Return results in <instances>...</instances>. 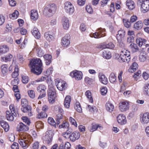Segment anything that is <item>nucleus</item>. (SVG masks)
Listing matches in <instances>:
<instances>
[{"instance_id": "nucleus-1", "label": "nucleus", "mask_w": 149, "mask_h": 149, "mask_svg": "<svg viewBox=\"0 0 149 149\" xmlns=\"http://www.w3.org/2000/svg\"><path fill=\"white\" fill-rule=\"evenodd\" d=\"M29 65L32 72L37 75L41 74L42 70V63L40 58L33 59L30 61Z\"/></svg>"}, {"instance_id": "nucleus-2", "label": "nucleus", "mask_w": 149, "mask_h": 149, "mask_svg": "<svg viewBox=\"0 0 149 149\" xmlns=\"http://www.w3.org/2000/svg\"><path fill=\"white\" fill-rule=\"evenodd\" d=\"M57 9L56 6L54 3L47 5L43 10L44 14L48 17L53 16L56 12Z\"/></svg>"}, {"instance_id": "nucleus-3", "label": "nucleus", "mask_w": 149, "mask_h": 149, "mask_svg": "<svg viewBox=\"0 0 149 149\" xmlns=\"http://www.w3.org/2000/svg\"><path fill=\"white\" fill-rule=\"evenodd\" d=\"M32 141L30 136H23L18 140V142L23 149H26L29 146V144Z\"/></svg>"}, {"instance_id": "nucleus-4", "label": "nucleus", "mask_w": 149, "mask_h": 149, "mask_svg": "<svg viewBox=\"0 0 149 149\" xmlns=\"http://www.w3.org/2000/svg\"><path fill=\"white\" fill-rule=\"evenodd\" d=\"M48 101L50 104H53L55 101L56 97L55 90L53 87H49L48 91Z\"/></svg>"}, {"instance_id": "nucleus-5", "label": "nucleus", "mask_w": 149, "mask_h": 149, "mask_svg": "<svg viewBox=\"0 0 149 149\" xmlns=\"http://www.w3.org/2000/svg\"><path fill=\"white\" fill-rule=\"evenodd\" d=\"M137 3L141 6V10L143 13H145L149 10V0H138Z\"/></svg>"}, {"instance_id": "nucleus-6", "label": "nucleus", "mask_w": 149, "mask_h": 149, "mask_svg": "<svg viewBox=\"0 0 149 149\" xmlns=\"http://www.w3.org/2000/svg\"><path fill=\"white\" fill-rule=\"evenodd\" d=\"M54 135L53 130H48L46 132L45 136L43 138V139L46 143L49 144L52 141Z\"/></svg>"}, {"instance_id": "nucleus-7", "label": "nucleus", "mask_w": 149, "mask_h": 149, "mask_svg": "<svg viewBox=\"0 0 149 149\" xmlns=\"http://www.w3.org/2000/svg\"><path fill=\"white\" fill-rule=\"evenodd\" d=\"M64 8L65 12L70 15L72 14L74 12V7L69 1H67L65 3Z\"/></svg>"}, {"instance_id": "nucleus-8", "label": "nucleus", "mask_w": 149, "mask_h": 149, "mask_svg": "<svg viewBox=\"0 0 149 149\" xmlns=\"http://www.w3.org/2000/svg\"><path fill=\"white\" fill-rule=\"evenodd\" d=\"M97 31H99L98 32L90 34V36L96 38H99L105 36V30L104 29H102L100 28L97 29Z\"/></svg>"}, {"instance_id": "nucleus-9", "label": "nucleus", "mask_w": 149, "mask_h": 149, "mask_svg": "<svg viewBox=\"0 0 149 149\" xmlns=\"http://www.w3.org/2000/svg\"><path fill=\"white\" fill-rule=\"evenodd\" d=\"M55 84L57 88L60 91H63L66 88V83L65 81L58 79H55Z\"/></svg>"}, {"instance_id": "nucleus-10", "label": "nucleus", "mask_w": 149, "mask_h": 149, "mask_svg": "<svg viewBox=\"0 0 149 149\" xmlns=\"http://www.w3.org/2000/svg\"><path fill=\"white\" fill-rule=\"evenodd\" d=\"M70 75L72 77L74 78L77 80H80L82 78V72L81 71L77 70L71 72Z\"/></svg>"}, {"instance_id": "nucleus-11", "label": "nucleus", "mask_w": 149, "mask_h": 149, "mask_svg": "<svg viewBox=\"0 0 149 149\" xmlns=\"http://www.w3.org/2000/svg\"><path fill=\"white\" fill-rule=\"evenodd\" d=\"M129 107V102L127 101H121L119 103V108L122 112L128 110Z\"/></svg>"}, {"instance_id": "nucleus-12", "label": "nucleus", "mask_w": 149, "mask_h": 149, "mask_svg": "<svg viewBox=\"0 0 149 149\" xmlns=\"http://www.w3.org/2000/svg\"><path fill=\"white\" fill-rule=\"evenodd\" d=\"M140 120L142 124L145 125L149 123V113L146 112L140 116Z\"/></svg>"}, {"instance_id": "nucleus-13", "label": "nucleus", "mask_w": 149, "mask_h": 149, "mask_svg": "<svg viewBox=\"0 0 149 149\" xmlns=\"http://www.w3.org/2000/svg\"><path fill=\"white\" fill-rule=\"evenodd\" d=\"M80 135L79 133L77 132H74L69 136H65L66 138H69L70 140L73 142L74 141L78 139L80 137Z\"/></svg>"}, {"instance_id": "nucleus-14", "label": "nucleus", "mask_w": 149, "mask_h": 149, "mask_svg": "<svg viewBox=\"0 0 149 149\" xmlns=\"http://www.w3.org/2000/svg\"><path fill=\"white\" fill-rule=\"evenodd\" d=\"M125 34V31L122 29H120L118 31V34L116 35V38L118 42H120L124 39Z\"/></svg>"}, {"instance_id": "nucleus-15", "label": "nucleus", "mask_w": 149, "mask_h": 149, "mask_svg": "<svg viewBox=\"0 0 149 149\" xmlns=\"http://www.w3.org/2000/svg\"><path fill=\"white\" fill-rule=\"evenodd\" d=\"M70 37L69 34H66L61 40V42L64 47H67L70 43Z\"/></svg>"}, {"instance_id": "nucleus-16", "label": "nucleus", "mask_w": 149, "mask_h": 149, "mask_svg": "<svg viewBox=\"0 0 149 149\" xmlns=\"http://www.w3.org/2000/svg\"><path fill=\"white\" fill-rule=\"evenodd\" d=\"M117 119L118 123L121 125L125 124L127 122L126 117L123 114L119 115L117 116Z\"/></svg>"}, {"instance_id": "nucleus-17", "label": "nucleus", "mask_w": 149, "mask_h": 149, "mask_svg": "<svg viewBox=\"0 0 149 149\" xmlns=\"http://www.w3.org/2000/svg\"><path fill=\"white\" fill-rule=\"evenodd\" d=\"M17 131L19 132H25L28 130L29 127L22 123H20L17 126Z\"/></svg>"}, {"instance_id": "nucleus-18", "label": "nucleus", "mask_w": 149, "mask_h": 149, "mask_svg": "<svg viewBox=\"0 0 149 149\" xmlns=\"http://www.w3.org/2000/svg\"><path fill=\"white\" fill-rule=\"evenodd\" d=\"M31 108L29 105L26 106H22L21 108V110L24 113H28V115L29 116H31L33 115L31 112Z\"/></svg>"}, {"instance_id": "nucleus-19", "label": "nucleus", "mask_w": 149, "mask_h": 149, "mask_svg": "<svg viewBox=\"0 0 149 149\" xmlns=\"http://www.w3.org/2000/svg\"><path fill=\"white\" fill-rule=\"evenodd\" d=\"M127 56L125 55L124 54H120V56H119V58L118 59L120 62H124L128 63L130 61L131 57L130 56H129V57H127Z\"/></svg>"}, {"instance_id": "nucleus-20", "label": "nucleus", "mask_w": 149, "mask_h": 149, "mask_svg": "<svg viewBox=\"0 0 149 149\" xmlns=\"http://www.w3.org/2000/svg\"><path fill=\"white\" fill-rule=\"evenodd\" d=\"M124 26L126 28H129L132 23L135 22L136 19H123Z\"/></svg>"}, {"instance_id": "nucleus-21", "label": "nucleus", "mask_w": 149, "mask_h": 149, "mask_svg": "<svg viewBox=\"0 0 149 149\" xmlns=\"http://www.w3.org/2000/svg\"><path fill=\"white\" fill-rule=\"evenodd\" d=\"M136 42L138 44L139 47H141L142 46H144L147 42V40L144 38H139L136 40Z\"/></svg>"}, {"instance_id": "nucleus-22", "label": "nucleus", "mask_w": 149, "mask_h": 149, "mask_svg": "<svg viewBox=\"0 0 149 149\" xmlns=\"http://www.w3.org/2000/svg\"><path fill=\"white\" fill-rule=\"evenodd\" d=\"M43 57L46 65H49L52 62L51 55L49 54H45L44 55Z\"/></svg>"}, {"instance_id": "nucleus-23", "label": "nucleus", "mask_w": 149, "mask_h": 149, "mask_svg": "<svg viewBox=\"0 0 149 149\" xmlns=\"http://www.w3.org/2000/svg\"><path fill=\"white\" fill-rule=\"evenodd\" d=\"M105 107L107 111L110 112L113 111L114 109L113 105L110 102L106 103Z\"/></svg>"}, {"instance_id": "nucleus-24", "label": "nucleus", "mask_w": 149, "mask_h": 149, "mask_svg": "<svg viewBox=\"0 0 149 149\" xmlns=\"http://www.w3.org/2000/svg\"><path fill=\"white\" fill-rule=\"evenodd\" d=\"M31 32L35 37L37 39H39L40 37V33L39 32L38 29L36 27H34Z\"/></svg>"}, {"instance_id": "nucleus-25", "label": "nucleus", "mask_w": 149, "mask_h": 149, "mask_svg": "<svg viewBox=\"0 0 149 149\" xmlns=\"http://www.w3.org/2000/svg\"><path fill=\"white\" fill-rule=\"evenodd\" d=\"M8 67L7 65H3L1 67L2 74L3 77L6 76L7 74Z\"/></svg>"}, {"instance_id": "nucleus-26", "label": "nucleus", "mask_w": 149, "mask_h": 149, "mask_svg": "<svg viewBox=\"0 0 149 149\" xmlns=\"http://www.w3.org/2000/svg\"><path fill=\"white\" fill-rule=\"evenodd\" d=\"M13 55L10 54L5 55L4 57H1V60L2 61L7 62L11 61V59L13 58Z\"/></svg>"}, {"instance_id": "nucleus-27", "label": "nucleus", "mask_w": 149, "mask_h": 149, "mask_svg": "<svg viewBox=\"0 0 149 149\" xmlns=\"http://www.w3.org/2000/svg\"><path fill=\"white\" fill-rule=\"evenodd\" d=\"M114 47V44L112 42H110L106 45H100L99 47V48L103 49L106 48L112 49Z\"/></svg>"}, {"instance_id": "nucleus-28", "label": "nucleus", "mask_w": 149, "mask_h": 149, "mask_svg": "<svg viewBox=\"0 0 149 149\" xmlns=\"http://www.w3.org/2000/svg\"><path fill=\"white\" fill-rule=\"evenodd\" d=\"M0 124L5 132H7L9 130V126L7 122L3 120H1L0 121Z\"/></svg>"}, {"instance_id": "nucleus-29", "label": "nucleus", "mask_w": 149, "mask_h": 149, "mask_svg": "<svg viewBox=\"0 0 149 149\" xmlns=\"http://www.w3.org/2000/svg\"><path fill=\"white\" fill-rule=\"evenodd\" d=\"M63 27L65 30H68L70 26V22L68 19H62Z\"/></svg>"}, {"instance_id": "nucleus-30", "label": "nucleus", "mask_w": 149, "mask_h": 149, "mask_svg": "<svg viewBox=\"0 0 149 149\" xmlns=\"http://www.w3.org/2000/svg\"><path fill=\"white\" fill-rule=\"evenodd\" d=\"M9 51V48L6 45H4L0 47V55L5 54Z\"/></svg>"}, {"instance_id": "nucleus-31", "label": "nucleus", "mask_w": 149, "mask_h": 149, "mask_svg": "<svg viewBox=\"0 0 149 149\" xmlns=\"http://www.w3.org/2000/svg\"><path fill=\"white\" fill-rule=\"evenodd\" d=\"M99 78L100 81L103 84H107L108 80L105 76L101 74L99 75Z\"/></svg>"}, {"instance_id": "nucleus-32", "label": "nucleus", "mask_w": 149, "mask_h": 149, "mask_svg": "<svg viewBox=\"0 0 149 149\" xmlns=\"http://www.w3.org/2000/svg\"><path fill=\"white\" fill-rule=\"evenodd\" d=\"M71 101L70 97V96H67L65 99L64 103V106L66 108H68Z\"/></svg>"}, {"instance_id": "nucleus-33", "label": "nucleus", "mask_w": 149, "mask_h": 149, "mask_svg": "<svg viewBox=\"0 0 149 149\" xmlns=\"http://www.w3.org/2000/svg\"><path fill=\"white\" fill-rule=\"evenodd\" d=\"M31 19H38V14L37 10H32L31 12Z\"/></svg>"}, {"instance_id": "nucleus-34", "label": "nucleus", "mask_w": 149, "mask_h": 149, "mask_svg": "<svg viewBox=\"0 0 149 149\" xmlns=\"http://www.w3.org/2000/svg\"><path fill=\"white\" fill-rule=\"evenodd\" d=\"M126 5L130 10H132L135 7L134 2L131 0H127V1Z\"/></svg>"}, {"instance_id": "nucleus-35", "label": "nucleus", "mask_w": 149, "mask_h": 149, "mask_svg": "<svg viewBox=\"0 0 149 149\" xmlns=\"http://www.w3.org/2000/svg\"><path fill=\"white\" fill-rule=\"evenodd\" d=\"M143 26V23L141 21H139L137 22L134 25V27L137 30L141 29Z\"/></svg>"}, {"instance_id": "nucleus-36", "label": "nucleus", "mask_w": 149, "mask_h": 149, "mask_svg": "<svg viewBox=\"0 0 149 149\" xmlns=\"http://www.w3.org/2000/svg\"><path fill=\"white\" fill-rule=\"evenodd\" d=\"M50 32H47L45 34V37L46 39L50 41L54 38V36L50 34Z\"/></svg>"}, {"instance_id": "nucleus-37", "label": "nucleus", "mask_w": 149, "mask_h": 149, "mask_svg": "<svg viewBox=\"0 0 149 149\" xmlns=\"http://www.w3.org/2000/svg\"><path fill=\"white\" fill-rule=\"evenodd\" d=\"M129 48L134 52H137L138 50V47L137 46V45L134 43H131L130 45Z\"/></svg>"}, {"instance_id": "nucleus-38", "label": "nucleus", "mask_w": 149, "mask_h": 149, "mask_svg": "<svg viewBox=\"0 0 149 149\" xmlns=\"http://www.w3.org/2000/svg\"><path fill=\"white\" fill-rule=\"evenodd\" d=\"M37 89L38 92H43L44 93L46 89V87L45 85L41 84L37 87Z\"/></svg>"}, {"instance_id": "nucleus-39", "label": "nucleus", "mask_w": 149, "mask_h": 149, "mask_svg": "<svg viewBox=\"0 0 149 149\" xmlns=\"http://www.w3.org/2000/svg\"><path fill=\"white\" fill-rule=\"evenodd\" d=\"M138 67V65L137 63L136 62H134L132 63L130 69H129V71L131 72H133L136 70Z\"/></svg>"}, {"instance_id": "nucleus-40", "label": "nucleus", "mask_w": 149, "mask_h": 149, "mask_svg": "<svg viewBox=\"0 0 149 149\" xmlns=\"http://www.w3.org/2000/svg\"><path fill=\"white\" fill-rule=\"evenodd\" d=\"M47 122L51 126H53L55 128H56V123L55 122L53 118L50 117H49L47 119Z\"/></svg>"}, {"instance_id": "nucleus-41", "label": "nucleus", "mask_w": 149, "mask_h": 149, "mask_svg": "<svg viewBox=\"0 0 149 149\" xmlns=\"http://www.w3.org/2000/svg\"><path fill=\"white\" fill-rule=\"evenodd\" d=\"M103 57L106 59H109L111 57V54L110 52L104 50L102 54Z\"/></svg>"}, {"instance_id": "nucleus-42", "label": "nucleus", "mask_w": 149, "mask_h": 149, "mask_svg": "<svg viewBox=\"0 0 149 149\" xmlns=\"http://www.w3.org/2000/svg\"><path fill=\"white\" fill-rule=\"evenodd\" d=\"M144 93L149 96V83L145 84L143 87Z\"/></svg>"}, {"instance_id": "nucleus-43", "label": "nucleus", "mask_w": 149, "mask_h": 149, "mask_svg": "<svg viewBox=\"0 0 149 149\" xmlns=\"http://www.w3.org/2000/svg\"><path fill=\"white\" fill-rule=\"evenodd\" d=\"M63 115L61 113H58L56 117V124L57 126L59 125L60 123V120L62 119Z\"/></svg>"}, {"instance_id": "nucleus-44", "label": "nucleus", "mask_w": 149, "mask_h": 149, "mask_svg": "<svg viewBox=\"0 0 149 149\" xmlns=\"http://www.w3.org/2000/svg\"><path fill=\"white\" fill-rule=\"evenodd\" d=\"M74 108L79 113H81L82 112V109L80 104L78 102H76L75 105L74 106Z\"/></svg>"}, {"instance_id": "nucleus-45", "label": "nucleus", "mask_w": 149, "mask_h": 149, "mask_svg": "<svg viewBox=\"0 0 149 149\" xmlns=\"http://www.w3.org/2000/svg\"><path fill=\"white\" fill-rule=\"evenodd\" d=\"M85 95L89 99V101L91 103L93 102V100L91 95V93L89 91H86L85 93Z\"/></svg>"}, {"instance_id": "nucleus-46", "label": "nucleus", "mask_w": 149, "mask_h": 149, "mask_svg": "<svg viewBox=\"0 0 149 149\" xmlns=\"http://www.w3.org/2000/svg\"><path fill=\"white\" fill-rule=\"evenodd\" d=\"M109 79L110 81L112 83H114L116 80V77L115 76L114 74L113 73L111 74Z\"/></svg>"}, {"instance_id": "nucleus-47", "label": "nucleus", "mask_w": 149, "mask_h": 149, "mask_svg": "<svg viewBox=\"0 0 149 149\" xmlns=\"http://www.w3.org/2000/svg\"><path fill=\"white\" fill-rule=\"evenodd\" d=\"M13 114H11L10 111H6V118L8 120L12 121L14 119V117L13 116Z\"/></svg>"}, {"instance_id": "nucleus-48", "label": "nucleus", "mask_w": 149, "mask_h": 149, "mask_svg": "<svg viewBox=\"0 0 149 149\" xmlns=\"http://www.w3.org/2000/svg\"><path fill=\"white\" fill-rule=\"evenodd\" d=\"M58 127L60 129L62 128L63 129H68L69 124L68 122H65L63 123L61 125H59Z\"/></svg>"}, {"instance_id": "nucleus-49", "label": "nucleus", "mask_w": 149, "mask_h": 149, "mask_svg": "<svg viewBox=\"0 0 149 149\" xmlns=\"http://www.w3.org/2000/svg\"><path fill=\"white\" fill-rule=\"evenodd\" d=\"M146 56L145 53H141L139 56V59L140 61L143 62L146 59Z\"/></svg>"}, {"instance_id": "nucleus-50", "label": "nucleus", "mask_w": 149, "mask_h": 149, "mask_svg": "<svg viewBox=\"0 0 149 149\" xmlns=\"http://www.w3.org/2000/svg\"><path fill=\"white\" fill-rule=\"evenodd\" d=\"M88 107L86 108L90 112L92 113L96 111V107L93 106H91L90 105H88Z\"/></svg>"}, {"instance_id": "nucleus-51", "label": "nucleus", "mask_w": 149, "mask_h": 149, "mask_svg": "<svg viewBox=\"0 0 149 149\" xmlns=\"http://www.w3.org/2000/svg\"><path fill=\"white\" fill-rule=\"evenodd\" d=\"M92 126L90 128V129H89L90 131L91 132H93L95 130H96L97 128L100 127L97 124H94L93 123L92 124Z\"/></svg>"}, {"instance_id": "nucleus-52", "label": "nucleus", "mask_w": 149, "mask_h": 149, "mask_svg": "<svg viewBox=\"0 0 149 149\" xmlns=\"http://www.w3.org/2000/svg\"><path fill=\"white\" fill-rule=\"evenodd\" d=\"M18 12L17 10H15L13 14L9 15V17L10 18L14 17L17 19L18 17Z\"/></svg>"}, {"instance_id": "nucleus-53", "label": "nucleus", "mask_w": 149, "mask_h": 149, "mask_svg": "<svg viewBox=\"0 0 149 149\" xmlns=\"http://www.w3.org/2000/svg\"><path fill=\"white\" fill-rule=\"evenodd\" d=\"M65 132H64L63 134V136L65 138V136H69V135L71 134V133L72 132V130L71 129H68Z\"/></svg>"}, {"instance_id": "nucleus-54", "label": "nucleus", "mask_w": 149, "mask_h": 149, "mask_svg": "<svg viewBox=\"0 0 149 149\" xmlns=\"http://www.w3.org/2000/svg\"><path fill=\"white\" fill-rule=\"evenodd\" d=\"M29 96L31 98L33 99L35 97V92L33 90H29L28 91Z\"/></svg>"}, {"instance_id": "nucleus-55", "label": "nucleus", "mask_w": 149, "mask_h": 149, "mask_svg": "<svg viewBox=\"0 0 149 149\" xmlns=\"http://www.w3.org/2000/svg\"><path fill=\"white\" fill-rule=\"evenodd\" d=\"M122 54H124V55L127 56L128 58L129 57V56H130V52L125 49L121 50L120 52V55Z\"/></svg>"}, {"instance_id": "nucleus-56", "label": "nucleus", "mask_w": 149, "mask_h": 149, "mask_svg": "<svg viewBox=\"0 0 149 149\" xmlns=\"http://www.w3.org/2000/svg\"><path fill=\"white\" fill-rule=\"evenodd\" d=\"M47 115L46 113L45 112H41L38 115V118H43L47 117Z\"/></svg>"}, {"instance_id": "nucleus-57", "label": "nucleus", "mask_w": 149, "mask_h": 149, "mask_svg": "<svg viewBox=\"0 0 149 149\" xmlns=\"http://www.w3.org/2000/svg\"><path fill=\"white\" fill-rule=\"evenodd\" d=\"M36 50L37 52V54L39 57H42L44 54V52L40 49L36 48Z\"/></svg>"}, {"instance_id": "nucleus-58", "label": "nucleus", "mask_w": 149, "mask_h": 149, "mask_svg": "<svg viewBox=\"0 0 149 149\" xmlns=\"http://www.w3.org/2000/svg\"><path fill=\"white\" fill-rule=\"evenodd\" d=\"M48 77V76H47L46 74L44 76H42L41 78H39L36 81L38 82H40L44 81L47 79Z\"/></svg>"}, {"instance_id": "nucleus-59", "label": "nucleus", "mask_w": 149, "mask_h": 149, "mask_svg": "<svg viewBox=\"0 0 149 149\" xmlns=\"http://www.w3.org/2000/svg\"><path fill=\"white\" fill-rule=\"evenodd\" d=\"M22 119L23 121L26 123V124L29 125L31 122L30 121L29 119L26 117H22Z\"/></svg>"}, {"instance_id": "nucleus-60", "label": "nucleus", "mask_w": 149, "mask_h": 149, "mask_svg": "<svg viewBox=\"0 0 149 149\" xmlns=\"http://www.w3.org/2000/svg\"><path fill=\"white\" fill-rule=\"evenodd\" d=\"M22 82L24 84L27 83L29 81V77L26 76H23L22 77Z\"/></svg>"}, {"instance_id": "nucleus-61", "label": "nucleus", "mask_w": 149, "mask_h": 149, "mask_svg": "<svg viewBox=\"0 0 149 149\" xmlns=\"http://www.w3.org/2000/svg\"><path fill=\"white\" fill-rule=\"evenodd\" d=\"M28 101L25 99H22L21 100V105L22 106H26L28 105Z\"/></svg>"}, {"instance_id": "nucleus-62", "label": "nucleus", "mask_w": 149, "mask_h": 149, "mask_svg": "<svg viewBox=\"0 0 149 149\" xmlns=\"http://www.w3.org/2000/svg\"><path fill=\"white\" fill-rule=\"evenodd\" d=\"M69 121L72 123V125H74L76 127L77 126V124L75 120L72 117H70L69 119Z\"/></svg>"}, {"instance_id": "nucleus-63", "label": "nucleus", "mask_w": 149, "mask_h": 149, "mask_svg": "<svg viewBox=\"0 0 149 149\" xmlns=\"http://www.w3.org/2000/svg\"><path fill=\"white\" fill-rule=\"evenodd\" d=\"M101 93L102 95H105L107 92V89L106 88L103 87L101 89Z\"/></svg>"}, {"instance_id": "nucleus-64", "label": "nucleus", "mask_w": 149, "mask_h": 149, "mask_svg": "<svg viewBox=\"0 0 149 149\" xmlns=\"http://www.w3.org/2000/svg\"><path fill=\"white\" fill-rule=\"evenodd\" d=\"M39 146V143L38 141H36L33 144L32 148L33 149H38Z\"/></svg>"}]
</instances>
